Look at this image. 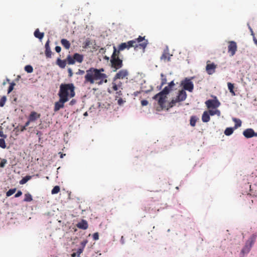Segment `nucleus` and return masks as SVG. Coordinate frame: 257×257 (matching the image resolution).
<instances>
[{
	"mask_svg": "<svg viewBox=\"0 0 257 257\" xmlns=\"http://www.w3.org/2000/svg\"><path fill=\"white\" fill-rule=\"evenodd\" d=\"M103 68L97 69L91 67L86 71L84 76V83H89L91 84L96 83L98 85H101L107 82V76L104 73Z\"/></svg>",
	"mask_w": 257,
	"mask_h": 257,
	"instance_id": "obj_1",
	"label": "nucleus"
},
{
	"mask_svg": "<svg viewBox=\"0 0 257 257\" xmlns=\"http://www.w3.org/2000/svg\"><path fill=\"white\" fill-rule=\"evenodd\" d=\"M148 44V41L145 39V37L140 36L138 38L133 40L129 41L125 43H122L119 46V51H122L125 49H129L131 47H134L135 49L139 47L144 50L146 48Z\"/></svg>",
	"mask_w": 257,
	"mask_h": 257,
	"instance_id": "obj_2",
	"label": "nucleus"
},
{
	"mask_svg": "<svg viewBox=\"0 0 257 257\" xmlns=\"http://www.w3.org/2000/svg\"><path fill=\"white\" fill-rule=\"evenodd\" d=\"M74 89L75 87L72 83L61 84L58 93L59 98H63L68 101L69 97L75 96Z\"/></svg>",
	"mask_w": 257,
	"mask_h": 257,
	"instance_id": "obj_3",
	"label": "nucleus"
},
{
	"mask_svg": "<svg viewBox=\"0 0 257 257\" xmlns=\"http://www.w3.org/2000/svg\"><path fill=\"white\" fill-rule=\"evenodd\" d=\"M171 89L169 86H166L162 91L155 95L153 99L158 101V104L160 106H163L166 102L167 94H168Z\"/></svg>",
	"mask_w": 257,
	"mask_h": 257,
	"instance_id": "obj_4",
	"label": "nucleus"
},
{
	"mask_svg": "<svg viewBox=\"0 0 257 257\" xmlns=\"http://www.w3.org/2000/svg\"><path fill=\"white\" fill-rule=\"evenodd\" d=\"M187 97V93L186 91L182 89L179 91L177 97L175 99H172L169 103V106L172 107L175 105L177 102L183 101L186 99Z\"/></svg>",
	"mask_w": 257,
	"mask_h": 257,
	"instance_id": "obj_5",
	"label": "nucleus"
},
{
	"mask_svg": "<svg viewBox=\"0 0 257 257\" xmlns=\"http://www.w3.org/2000/svg\"><path fill=\"white\" fill-rule=\"evenodd\" d=\"M111 67L114 68V71L121 68L123 66L122 60L119 57L112 55L110 59Z\"/></svg>",
	"mask_w": 257,
	"mask_h": 257,
	"instance_id": "obj_6",
	"label": "nucleus"
},
{
	"mask_svg": "<svg viewBox=\"0 0 257 257\" xmlns=\"http://www.w3.org/2000/svg\"><path fill=\"white\" fill-rule=\"evenodd\" d=\"M181 85L183 86V90H187L189 92H192L194 89V85L190 79L186 78L182 81Z\"/></svg>",
	"mask_w": 257,
	"mask_h": 257,
	"instance_id": "obj_7",
	"label": "nucleus"
},
{
	"mask_svg": "<svg viewBox=\"0 0 257 257\" xmlns=\"http://www.w3.org/2000/svg\"><path fill=\"white\" fill-rule=\"evenodd\" d=\"M228 43V52L230 56H233L235 55L237 51V46L236 43L234 41H229Z\"/></svg>",
	"mask_w": 257,
	"mask_h": 257,
	"instance_id": "obj_8",
	"label": "nucleus"
},
{
	"mask_svg": "<svg viewBox=\"0 0 257 257\" xmlns=\"http://www.w3.org/2000/svg\"><path fill=\"white\" fill-rule=\"evenodd\" d=\"M216 68L217 65L214 63H211L209 60L207 61L206 71L208 74L212 75L214 73Z\"/></svg>",
	"mask_w": 257,
	"mask_h": 257,
	"instance_id": "obj_9",
	"label": "nucleus"
},
{
	"mask_svg": "<svg viewBox=\"0 0 257 257\" xmlns=\"http://www.w3.org/2000/svg\"><path fill=\"white\" fill-rule=\"evenodd\" d=\"M205 104L208 108H216L220 105V103L215 97L214 99H209L206 101Z\"/></svg>",
	"mask_w": 257,
	"mask_h": 257,
	"instance_id": "obj_10",
	"label": "nucleus"
},
{
	"mask_svg": "<svg viewBox=\"0 0 257 257\" xmlns=\"http://www.w3.org/2000/svg\"><path fill=\"white\" fill-rule=\"evenodd\" d=\"M128 75V72L126 69H121L119 70L114 76L113 77V81H115L116 79H122L127 76Z\"/></svg>",
	"mask_w": 257,
	"mask_h": 257,
	"instance_id": "obj_11",
	"label": "nucleus"
},
{
	"mask_svg": "<svg viewBox=\"0 0 257 257\" xmlns=\"http://www.w3.org/2000/svg\"><path fill=\"white\" fill-rule=\"evenodd\" d=\"M67 101L65 99L60 98L59 101L55 103L54 111L56 112L60 110V109L63 108L64 107V103Z\"/></svg>",
	"mask_w": 257,
	"mask_h": 257,
	"instance_id": "obj_12",
	"label": "nucleus"
},
{
	"mask_svg": "<svg viewBox=\"0 0 257 257\" xmlns=\"http://www.w3.org/2000/svg\"><path fill=\"white\" fill-rule=\"evenodd\" d=\"M172 55H170L169 53V50L168 48L165 49L161 57V59L164 61H170Z\"/></svg>",
	"mask_w": 257,
	"mask_h": 257,
	"instance_id": "obj_13",
	"label": "nucleus"
},
{
	"mask_svg": "<svg viewBox=\"0 0 257 257\" xmlns=\"http://www.w3.org/2000/svg\"><path fill=\"white\" fill-rule=\"evenodd\" d=\"M49 43H50V40H48L45 44V53L46 57L47 58H51L52 54V52L51 50V49H50V47L49 46Z\"/></svg>",
	"mask_w": 257,
	"mask_h": 257,
	"instance_id": "obj_14",
	"label": "nucleus"
},
{
	"mask_svg": "<svg viewBox=\"0 0 257 257\" xmlns=\"http://www.w3.org/2000/svg\"><path fill=\"white\" fill-rule=\"evenodd\" d=\"M41 116L40 113H39L36 111H33L31 112L28 118L30 119V121L32 122H34L36 121L37 119L40 118Z\"/></svg>",
	"mask_w": 257,
	"mask_h": 257,
	"instance_id": "obj_15",
	"label": "nucleus"
},
{
	"mask_svg": "<svg viewBox=\"0 0 257 257\" xmlns=\"http://www.w3.org/2000/svg\"><path fill=\"white\" fill-rule=\"evenodd\" d=\"M253 243V241H247L245 245L242 249L241 252L244 254L245 253H247L251 247L252 244Z\"/></svg>",
	"mask_w": 257,
	"mask_h": 257,
	"instance_id": "obj_16",
	"label": "nucleus"
},
{
	"mask_svg": "<svg viewBox=\"0 0 257 257\" xmlns=\"http://www.w3.org/2000/svg\"><path fill=\"white\" fill-rule=\"evenodd\" d=\"M254 131L252 128H247L243 132V135L246 138L253 137Z\"/></svg>",
	"mask_w": 257,
	"mask_h": 257,
	"instance_id": "obj_17",
	"label": "nucleus"
},
{
	"mask_svg": "<svg viewBox=\"0 0 257 257\" xmlns=\"http://www.w3.org/2000/svg\"><path fill=\"white\" fill-rule=\"evenodd\" d=\"M76 226L78 228L82 229H86L88 227L87 222L83 219L81 222L78 223Z\"/></svg>",
	"mask_w": 257,
	"mask_h": 257,
	"instance_id": "obj_18",
	"label": "nucleus"
},
{
	"mask_svg": "<svg viewBox=\"0 0 257 257\" xmlns=\"http://www.w3.org/2000/svg\"><path fill=\"white\" fill-rule=\"evenodd\" d=\"M74 59L75 62L81 63L83 60V56L78 53H75L73 55Z\"/></svg>",
	"mask_w": 257,
	"mask_h": 257,
	"instance_id": "obj_19",
	"label": "nucleus"
},
{
	"mask_svg": "<svg viewBox=\"0 0 257 257\" xmlns=\"http://www.w3.org/2000/svg\"><path fill=\"white\" fill-rule=\"evenodd\" d=\"M210 119V115L208 111H204L202 116V120L204 122H207Z\"/></svg>",
	"mask_w": 257,
	"mask_h": 257,
	"instance_id": "obj_20",
	"label": "nucleus"
},
{
	"mask_svg": "<svg viewBox=\"0 0 257 257\" xmlns=\"http://www.w3.org/2000/svg\"><path fill=\"white\" fill-rule=\"evenodd\" d=\"M56 64L61 68H64L66 65V60H61L60 58H58L56 61Z\"/></svg>",
	"mask_w": 257,
	"mask_h": 257,
	"instance_id": "obj_21",
	"label": "nucleus"
},
{
	"mask_svg": "<svg viewBox=\"0 0 257 257\" xmlns=\"http://www.w3.org/2000/svg\"><path fill=\"white\" fill-rule=\"evenodd\" d=\"M61 43L66 49L68 50L70 48L71 45L70 42L65 39H62L61 40Z\"/></svg>",
	"mask_w": 257,
	"mask_h": 257,
	"instance_id": "obj_22",
	"label": "nucleus"
},
{
	"mask_svg": "<svg viewBox=\"0 0 257 257\" xmlns=\"http://www.w3.org/2000/svg\"><path fill=\"white\" fill-rule=\"evenodd\" d=\"M112 85V88L114 91H117L120 89H122V88L121 87V83L120 82H119L118 84H116L114 83V81H113Z\"/></svg>",
	"mask_w": 257,
	"mask_h": 257,
	"instance_id": "obj_23",
	"label": "nucleus"
},
{
	"mask_svg": "<svg viewBox=\"0 0 257 257\" xmlns=\"http://www.w3.org/2000/svg\"><path fill=\"white\" fill-rule=\"evenodd\" d=\"M44 34L43 33L40 32L39 29H37L34 32V36L35 37L39 38L41 40L43 38Z\"/></svg>",
	"mask_w": 257,
	"mask_h": 257,
	"instance_id": "obj_24",
	"label": "nucleus"
},
{
	"mask_svg": "<svg viewBox=\"0 0 257 257\" xmlns=\"http://www.w3.org/2000/svg\"><path fill=\"white\" fill-rule=\"evenodd\" d=\"M227 86H228V88L230 92L231 93L232 95H233V96L235 95V92L233 90V89H234L233 84H232L230 82H228Z\"/></svg>",
	"mask_w": 257,
	"mask_h": 257,
	"instance_id": "obj_25",
	"label": "nucleus"
},
{
	"mask_svg": "<svg viewBox=\"0 0 257 257\" xmlns=\"http://www.w3.org/2000/svg\"><path fill=\"white\" fill-rule=\"evenodd\" d=\"M233 121L235 123L234 125V128L236 129L238 127H240L241 125V121L238 118H233Z\"/></svg>",
	"mask_w": 257,
	"mask_h": 257,
	"instance_id": "obj_26",
	"label": "nucleus"
},
{
	"mask_svg": "<svg viewBox=\"0 0 257 257\" xmlns=\"http://www.w3.org/2000/svg\"><path fill=\"white\" fill-rule=\"evenodd\" d=\"M32 178V176L27 175L24 177L20 181V184L21 185L26 183L29 180Z\"/></svg>",
	"mask_w": 257,
	"mask_h": 257,
	"instance_id": "obj_27",
	"label": "nucleus"
},
{
	"mask_svg": "<svg viewBox=\"0 0 257 257\" xmlns=\"http://www.w3.org/2000/svg\"><path fill=\"white\" fill-rule=\"evenodd\" d=\"M33 200V198L31 194L29 193H27L25 194V198L24 199V201L25 202H31Z\"/></svg>",
	"mask_w": 257,
	"mask_h": 257,
	"instance_id": "obj_28",
	"label": "nucleus"
},
{
	"mask_svg": "<svg viewBox=\"0 0 257 257\" xmlns=\"http://www.w3.org/2000/svg\"><path fill=\"white\" fill-rule=\"evenodd\" d=\"M66 60L69 65H73L75 63V60L74 57H71L70 55H68L66 58Z\"/></svg>",
	"mask_w": 257,
	"mask_h": 257,
	"instance_id": "obj_29",
	"label": "nucleus"
},
{
	"mask_svg": "<svg viewBox=\"0 0 257 257\" xmlns=\"http://www.w3.org/2000/svg\"><path fill=\"white\" fill-rule=\"evenodd\" d=\"M234 129L232 127H227L225 129L224 131V134L226 136H230L233 132Z\"/></svg>",
	"mask_w": 257,
	"mask_h": 257,
	"instance_id": "obj_30",
	"label": "nucleus"
},
{
	"mask_svg": "<svg viewBox=\"0 0 257 257\" xmlns=\"http://www.w3.org/2000/svg\"><path fill=\"white\" fill-rule=\"evenodd\" d=\"M196 121H197V119L195 116H191L190 118V125L192 126H195Z\"/></svg>",
	"mask_w": 257,
	"mask_h": 257,
	"instance_id": "obj_31",
	"label": "nucleus"
},
{
	"mask_svg": "<svg viewBox=\"0 0 257 257\" xmlns=\"http://www.w3.org/2000/svg\"><path fill=\"white\" fill-rule=\"evenodd\" d=\"M161 87L163 86L164 85H165V84L167 83V79L166 78V77L165 76V75L162 73L161 74Z\"/></svg>",
	"mask_w": 257,
	"mask_h": 257,
	"instance_id": "obj_32",
	"label": "nucleus"
},
{
	"mask_svg": "<svg viewBox=\"0 0 257 257\" xmlns=\"http://www.w3.org/2000/svg\"><path fill=\"white\" fill-rule=\"evenodd\" d=\"M60 188L59 186H55L51 191L52 194H55L60 191Z\"/></svg>",
	"mask_w": 257,
	"mask_h": 257,
	"instance_id": "obj_33",
	"label": "nucleus"
},
{
	"mask_svg": "<svg viewBox=\"0 0 257 257\" xmlns=\"http://www.w3.org/2000/svg\"><path fill=\"white\" fill-rule=\"evenodd\" d=\"M209 115H214L215 114H220V111L218 110H209L208 111Z\"/></svg>",
	"mask_w": 257,
	"mask_h": 257,
	"instance_id": "obj_34",
	"label": "nucleus"
},
{
	"mask_svg": "<svg viewBox=\"0 0 257 257\" xmlns=\"http://www.w3.org/2000/svg\"><path fill=\"white\" fill-rule=\"evenodd\" d=\"M16 188L10 189L6 193V195L8 197H9L15 193L16 191Z\"/></svg>",
	"mask_w": 257,
	"mask_h": 257,
	"instance_id": "obj_35",
	"label": "nucleus"
},
{
	"mask_svg": "<svg viewBox=\"0 0 257 257\" xmlns=\"http://www.w3.org/2000/svg\"><path fill=\"white\" fill-rule=\"evenodd\" d=\"M25 70L28 73H32L33 71V68L31 65H26L25 67Z\"/></svg>",
	"mask_w": 257,
	"mask_h": 257,
	"instance_id": "obj_36",
	"label": "nucleus"
},
{
	"mask_svg": "<svg viewBox=\"0 0 257 257\" xmlns=\"http://www.w3.org/2000/svg\"><path fill=\"white\" fill-rule=\"evenodd\" d=\"M5 139V138L0 139V147L3 149H5L6 148Z\"/></svg>",
	"mask_w": 257,
	"mask_h": 257,
	"instance_id": "obj_37",
	"label": "nucleus"
},
{
	"mask_svg": "<svg viewBox=\"0 0 257 257\" xmlns=\"http://www.w3.org/2000/svg\"><path fill=\"white\" fill-rule=\"evenodd\" d=\"M7 98L5 96H3L0 100V106L3 107L6 102Z\"/></svg>",
	"mask_w": 257,
	"mask_h": 257,
	"instance_id": "obj_38",
	"label": "nucleus"
},
{
	"mask_svg": "<svg viewBox=\"0 0 257 257\" xmlns=\"http://www.w3.org/2000/svg\"><path fill=\"white\" fill-rule=\"evenodd\" d=\"M113 49H114V50H113V54L112 55H114V54H115L114 56L115 57H119V55L120 54V51H119V47H118V50H117L115 47H113Z\"/></svg>",
	"mask_w": 257,
	"mask_h": 257,
	"instance_id": "obj_39",
	"label": "nucleus"
},
{
	"mask_svg": "<svg viewBox=\"0 0 257 257\" xmlns=\"http://www.w3.org/2000/svg\"><path fill=\"white\" fill-rule=\"evenodd\" d=\"M15 85H16V84L14 82H12L10 83V85L8 90V93H10L11 91H13V90L14 89V86H15Z\"/></svg>",
	"mask_w": 257,
	"mask_h": 257,
	"instance_id": "obj_40",
	"label": "nucleus"
},
{
	"mask_svg": "<svg viewBox=\"0 0 257 257\" xmlns=\"http://www.w3.org/2000/svg\"><path fill=\"white\" fill-rule=\"evenodd\" d=\"M7 163V161L6 159H3L0 163V167L4 168Z\"/></svg>",
	"mask_w": 257,
	"mask_h": 257,
	"instance_id": "obj_41",
	"label": "nucleus"
},
{
	"mask_svg": "<svg viewBox=\"0 0 257 257\" xmlns=\"http://www.w3.org/2000/svg\"><path fill=\"white\" fill-rule=\"evenodd\" d=\"M83 250L84 249L83 248H79L77 249V250L76 252L77 255V257H80V255L83 252Z\"/></svg>",
	"mask_w": 257,
	"mask_h": 257,
	"instance_id": "obj_42",
	"label": "nucleus"
},
{
	"mask_svg": "<svg viewBox=\"0 0 257 257\" xmlns=\"http://www.w3.org/2000/svg\"><path fill=\"white\" fill-rule=\"evenodd\" d=\"M122 94L121 92V89H120L118 90H117V91H116V96H115L116 98L119 97L120 96L122 95Z\"/></svg>",
	"mask_w": 257,
	"mask_h": 257,
	"instance_id": "obj_43",
	"label": "nucleus"
},
{
	"mask_svg": "<svg viewBox=\"0 0 257 257\" xmlns=\"http://www.w3.org/2000/svg\"><path fill=\"white\" fill-rule=\"evenodd\" d=\"M93 239L94 240H97L99 239V234L98 232H95L93 234Z\"/></svg>",
	"mask_w": 257,
	"mask_h": 257,
	"instance_id": "obj_44",
	"label": "nucleus"
},
{
	"mask_svg": "<svg viewBox=\"0 0 257 257\" xmlns=\"http://www.w3.org/2000/svg\"><path fill=\"white\" fill-rule=\"evenodd\" d=\"M22 195V192L21 191L19 190L17 192V193L15 194V197L18 198L21 196Z\"/></svg>",
	"mask_w": 257,
	"mask_h": 257,
	"instance_id": "obj_45",
	"label": "nucleus"
},
{
	"mask_svg": "<svg viewBox=\"0 0 257 257\" xmlns=\"http://www.w3.org/2000/svg\"><path fill=\"white\" fill-rule=\"evenodd\" d=\"M87 243V241L86 240H83V241H82L81 242V245L82 246L81 248H83L84 249V248L85 247Z\"/></svg>",
	"mask_w": 257,
	"mask_h": 257,
	"instance_id": "obj_46",
	"label": "nucleus"
},
{
	"mask_svg": "<svg viewBox=\"0 0 257 257\" xmlns=\"http://www.w3.org/2000/svg\"><path fill=\"white\" fill-rule=\"evenodd\" d=\"M175 86V83H174V81H171L170 83H169V85H168V86H169V87L172 89V88L173 87H174Z\"/></svg>",
	"mask_w": 257,
	"mask_h": 257,
	"instance_id": "obj_47",
	"label": "nucleus"
},
{
	"mask_svg": "<svg viewBox=\"0 0 257 257\" xmlns=\"http://www.w3.org/2000/svg\"><path fill=\"white\" fill-rule=\"evenodd\" d=\"M148 104V101L146 100H143L141 101V104L143 106L147 105Z\"/></svg>",
	"mask_w": 257,
	"mask_h": 257,
	"instance_id": "obj_48",
	"label": "nucleus"
},
{
	"mask_svg": "<svg viewBox=\"0 0 257 257\" xmlns=\"http://www.w3.org/2000/svg\"><path fill=\"white\" fill-rule=\"evenodd\" d=\"M124 102V101L121 98H119L117 100V103L119 105H121Z\"/></svg>",
	"mask_w": 257,
	"mask_h": 257,
	"instance_id": "obj_49",
	"label": "nucleus"
},
{
	"mask_svg": "<svg viewBox=\"0 0 257 257\" xmlns=\"http://www.w3.org/2000/svg\"><path fill=\"white\" fill-rule=\"evenodd\" d=\"M0 137L3 138H7V136L6 135H4L2 131H0Z\"/></svg>",
	"mask_w": 257,
	"mask_h": 257,
	"instance_id": "obj_50",
	"label": "nucleus"
},
{
	"mask_svg": "<svg viewBox=\"0 0 257 257\" xmlns=\"http://www.w3.org/2000/svg\"><path fill=\"white\" fill-rule=\"evenodd\" d=\"M61 50V48L60 47V46H56L55 47V51L57 52V53H59L60 52Z\"/></svg>",
	"mask_w": 257,
	"mask_h": 257,
	"instance_id": "obj_51",
	"label": "nucleus"
},
{
	"mask_svg": "<svg viewBox=\"0 0 257 257\" xmlns=\"http://www.w3.org/2000/svg\"><path fill=\"white\" fill-rule=\"evenodd\" d=\"M84 73H85V71L84 70L79 69L77 73L79 75H83V74H84Z\"/></svg>",
	"mask_w": 257,
	"mask_h": 257,
	"instance_id": "obj_52",
	"label": "nucleus"
},
{
	"mask_svg": "<svg viewBox=\"0 0 257 257\" xmlns=\"http://www.w3.org/2000/svg\"><path fill=\"white\" fill-rule=\"evenodd\" d=\"M20 130L21 132H24L26 130V127L25 125L21 126Z\"/></svg>",
	"mask_w": 257,
	"mask_h": 257,
	"instance_id": "obj_53",
	"label": "nucleus"
},
{
	"mask_svg": "<svg viewBox=\"0 0 257 257\" xmlns=\"http://www.w3.org/2000/svg\"><path fill=\"white\" fill-rule=\"evenodd\" d=\"M31 121H30V119L28 118V120L25 123V126L26 127H27L29 125L30 122H31Z\"/></svg>",
	"mask_w": 257,
	"mask_h": 257,
	"instance_id": "obj_54",
	"label": "nucleus"
},
{
	"mask_svg": "<svg viewBox=\"0 0 257 257\" xmlns=\"http://www.w3.org/2000/svg\"><path fill=\"white\" fill-rule=\"evenodd\" d=\"M76 102V101L74 99L72 100L70 102V104L72 105H73L74 104H75V103Z\"/></svg>",
	"mask_w": 257,
	"mask_h": 257,
	"instance_id": "obj_55",
	"label": "nucleus"
},
{
	"mask_svg": "<svg viewBox=\"0 0 257 257\" xmlns=\"http://www.w3.org/2000/svg\"><path fill=\"white\" fill-rule=\"evenodd\" d=\"M76 256H77L76 252H73V253L71 254L72 257H75Z\"/></svg>",
	"mask_w": 257,
	"mask_h": 257,
	"instance_id": "obj_56",
	"label": "nucleus"
},
{
	"mask_svg": "<svg viewBox=\"0 0 257 257\" xmlns=\"http://www.w3.org/2000/svg\"><path fill=\"white\" fill-rule=\"evenodd\" d=\"M69 73L70 74V76H71L72 74V70L71 69H68Z\"/></svg>",
	"mask_w": 257,
	"mask_h": 257,
	"instance_id": "obj_57",
	"label": "nucleus"
},
{
	"mask_svg": "<svg viewBox=\"0 0 257 257\" xmlns=\"http://www.w3.org/2000/svg\"><path fill=\"white\" fill-rule=\"evenodd\" d=\"M253 137H257V133H255L254 132V133H253Z\"/></svg>",
	"mask_w": 257,
	"mask_h": 257,
	"instance_id": "obj_58",
	"label": "nucleus"
},
{
	"mask_svg": "<svg viewBox=\"0 0 257 257\" xmlns=\"http://www.w3.org/2000/svg\"><path fill=\"white\" fill-rule=\"evenodd\" d=\"M64 156H65V154H61V156H60V158H62Z\"/></svg>",
	"mask_w": 257,
	"mask_h": 257,
	"instance_id": "obj_59",
	"label": "nucleus"
},
{
	"mask_svg": "<svg viewBox=\"0 0 257 257\" xmlns=\"http://www.w3.org/2000/svg\"><path fill=\"white\" fill-rule=\"evenodd\" d=\"M249 29H250V30L251 32L252 33H253V31H252V29L250 27H249Z\"/></svg>",
	"mask_w": 257,
	"mask_h": 257,
	"instance_id": "obj_60",
	"label": "nucleus"
},
{
	"mask_svg": "<svg viewBox=\"0 0 257 257\" xmlns=\"http://www.w3.org/2000/svg\"><path fill=\"white\" fill-rule=\"evenodd\" d=\"M254 42L257 45V40H254Z\"/></svg>",
	"mask_w": 257,
	"mask_h": 257,
	"instance_id": "obj_61",
	"label": "nucleus"
},
{
	"mask_svg": "<svg viewBox=\"0 0 257 257\" xmlns=\"http://www.w3.org/2000/svg\"><path fill=\"white\" fill-rule=\"evenodd\" d=\"M88 44H89V42H88V43H87V42H86V46L88 45Z\"/></svg>",
	"mask_w": 257,
	"mask_h": 257,
	"instance_id": "obj_62",
	"label": "nucleus"
},
{
	"mask_svg": "<svg viewBox=\"0 0 257 257\" xmlns=\"http://www.w3.org/2000/svg\"><path fill=\"white\" fill-rule=\"evenodd\" d=\"M7 82H9V81H10V79H8V78H7Z\"/></svg>",
	"mask_w": 257,
	"mask_h": 257,
	"instance_id": "obj_63",
	"label": "nucleus"
},
{
	"mask_svg": "<svg viewBox=\"0 0 257 257\" xmlns=\"http://www.w3.org/2000/svg\"><path fill=\"white\" fill-rule=\"evenodd\" d=\"M87 114V112H85V113H84V115H86Z\"/></svg>",
	"mask_w": 257,
	"mask_h": 257,
	"instance_id": "obj_64",
	"label": "nucleus"
}]
</instances>
